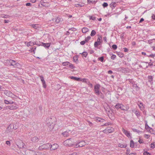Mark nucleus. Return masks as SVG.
Masks as SVG:
<instances>
[{"instance_id":"1","label":"nucleus","mask_w":155,"mask_h":155,"mask_svg":"<svg viewBox=\"0 0 155 155\" xmlns=\"http://www.w3.org/2000/svg\"><path fill=\"white\" fill-rule=\"evenodd\" d=\"M5 63L8 66H13L14 68H18L20 66V64L17 62L13 60H7Z\"/></svg>"},{"instance_id":"2","label":"nucleus","mask_w":155,"mask_h":155,"mask_svg":"<svg viewBox=\"0 0 155 155\" xmlns=\"http://www.w3.org/2000/svg\"><path fill=\"white\" fill-rule=\"evenodd\" d=\"M128 80L130 83V86H132L133 89H135L137 91L139 90V87L137 86V84L135 83L132 79H129Z\"/></svg>"},{"instance_id":"3","label":"nucleus","mask_w":155,"mask_h":155,"mask_svg":"<svg viewBox=\"0 0 155 155\" xmlns=\"http://www.w3.org/2000/svg\"><path fill=\"white\" fill-rule=\"evenodd\" d=\"M86 145V143L84 141H78L76 143H75L74 146V147L77 148L78 147H82Z\"/></svg>"},{"instance_id":"4","label":"nucleus","mask_w":155,"mask_h":155,"mask_svg":"<svg viewBox=\"0 0 155 155\" xmlns=\"http://www.w3.org/2000/svg\"><path fill=\"white\" fill-rule=\"evenodd\" d=\"M50 143H47L43 144L39 147V149L40 150H42L43 149H47L50 147Z\"/></svg>"},{"instance_id":"5","label":"nucleus","mask_w":155,"mask_h":155,"mask_svg":"<svg viewBox=\"0 0 155 155\" xmlns=\"http://www.w3.org/2000/svg\"><path fill=\"white\" fill-rule=\"evenodd\" d=\"M101 86L99 84H96L94 87V90L95 93L97 95H100L101 92L99 91Z\"/></svg>"},{"instance_id":"6","label":"nucleus","mask_w":155,"mask_h":155,"mask_svg":"<svg viewBox=\"0 0 155 155\" xmlns=\"http://www.w3.org/2000/svg\"><path fill=\"white\" fill-rule=\"evenodd\" d=\"M4 94L6 96L12 98H15L16 96L13 94L12 92L10 91L6 90L4 91Z\"/></svg>"},{"instance_id":"7","label":"nucleus","mask_w":155,"mask_h":155,"mask_svg":"<svg viewBox=\"0 0 155 155\" xmlns=\"http://www.w3.org/2000/svg\"><path fill=\"white\" fill-rule=\"evenodd\" d=\"M64 145L65 146H68L71 147L74 146V144H72V142L71 140V139L66 140L64 142Z\"/></svg>"},{"instance_id":"8","label":"nucleus","mask_w":155,"mask_h":155,"mask_svg":"<svg viewBox=\"0 0 155 155\" xmlns=\"http://www.w3.org/2000/svg\"><path fill=\"white\" fill-rule=\"evenodd\" d=\"M114 131V129L113 128L110 127H108L104 130H103V132L107 134L111 133Z\"/></svg>"},{"instance_id":"9","label":"nucleus","mask_w":155,"mask_h":155,"mask_svg":"<svg viewBox=\"0 0 155 155\" xmlns=\"http://www.w3.org/2000/svg\"><path fill=\"white\" fill-rule=\"evenodd\" d=\"M115 107L117 109H120L124 112L125 111V107L121 104H117L115 105Z\"/></svg>"},{"instance_id":"10","label":"nucleus","mask_w":155,"mask_h":155,"mask_svg":"<svg viewBox=\"0 0 155 155\" xmlns=\"http://www.w3.org/2000/svg\"><path fill=\"white\" fill-rule=\"evenodd\" d=\"M50 148L51 150H53L57 149L59 147L57 143H54L51 144L50 143Z\"/></svg>"},{"instance_id":"11","label":"nucleus","mask_w":155,"mask_h":155,"mask_svg":"<svg viewBox=\"0 0 155 155\" xmlns=\"http://www.w3.org/2000/svg\"><path fill=\"white\" fill-rule=\"evenodd\" d=\"M39 139L38 137L36 136H34L32 137L30 139V140L32 143H35L39 140Z\"/></svg>"},{"instance_id":"12","label":"nucleus","mask_w":155,"mask_h":155,"mask_svg":"<svg viewBox=\"0 0 155 155\" xmlns=\"http://www.w3.org/2000/svg\"><path fill=\"white\" fill-rule=\"evenodd\" d=\"M6 109H9L10 110H14L17 109L18 107L17 106L14 105L7 106L5 107Z\"/></svg>"},{"instance_id":"13","label":"nucleus","mask_w":155,"mask_h":155,"mask_svg":"<svg viewBox=\"0 0 155 155\" xmlns=\"http://www.w3.org/2000/svg\"><path fill=\"white\" fill-rule=\"evenodd\" d=\"M47 125L48 127V130L50 131L52 130L54 127V124H53L52 122H50L49 123H48Z\"/></svg>"},{"instance_id":"14","label":"nucleus","mask_w":155,"mask_h":155,"mask_svg":"<svg viewBox=\"0 0 155 155\" xmlns=\"http://www.w3.org/2000/svg\"><path fill=\"white\" fill-rule=\"evenodd\" d=\"M25 44L28 47L32 46L35 44V42H32L30 41L29 42L26 41L25 42Z\"/></svg>"},{"instance_id":"15","label":"nucleus","mask_w":155,"mask_h":155,"mask_svg":"<svg viewBox=\"0 0 155 155\" xmlns=\"http://www.w3.org/2000/svg\"><path fill=\"white\" fill-rule=\"evenodd\" d=\"M51 43H45L42 42V46L44 47L45 48L48 49L50 46Z\"/></svg>"},{"instance_id":"16","label":"nucleus","mask_w":155,"mask_h":155,"mask_svg":"<svg viewBox=\"0 0 155 155\" xmlns=\"http://www.w3.org/2000/svg\"><path fill=\"white\" fill-rule=\"evenodd\" d=\"M80 81H82L83 82L86 83L87 84H90V85L91 86V87L92 86V84L90 83L89 80L87 79L83 78L82 79H81V80H80Z\"/></svg>"},{"instance_id":"17","label":"nucleus","mask_w":155,"mask_h":155,"mask_svg":"<svg viewBox=\"0 0 155 155\" xmlns=\"http://www.w3.org/2000/svg\"><path fill=\"white\" fill-rule=\"evenodd\" d=\"M145 129L148 131H150V130H153V129L150 127L147 124V121H145Z\"/></svg>"},{"instance_id":"18","label":"nucleus","mask_w":155,"mask_h":155,"mask_svg":"<svg viewBox=\"0 0 155 155\" xmlns=\"http://www.w3.org/2000/svg\"><path fill=\"white\" fill-rule=\"evenodd\" d=\"M4 103L5 104H15V105L16 104V103L15 102H14L10 100V101H8V100H4Z\"/></svg>"},{"instance_id":"19","label":"nucleus","mask_w":155,"mask_h":155,"mask_svg":"<svg viewBox=\"0 0 155 155\" xmlns=\"http://www.w3.org/2000/svg\"><path fill=\"white\" fill-rule=\"evenodd\" d=\"M70 78L71 79H73L75 81H80L81 80V78H78L74 76H70Z\"/></svg>"},{"instance_id":"20","label":"nucleus","mask_w":155,"mask_h":155,"mask_svg":"<svg viewBox=\"0 0 155 155\" xmlns=\"http://www.w3.org/2000/svg\"><path fill=\"white\" fill-rule=\"evenodd\" d=\"M148 80V81L149 82L150 84H152L153 83V77L152 76H148L147 77Z\"/></svg>"},{"instance_id":"21","label":"nucleus","mask_w":155,"mask_h":155,"mask_svg":"<svg viewBox=\"0 0 155 155\" xmlns=\"http://www.w3.org/2000/svg\"><path fill=\"white\" fill-rule=\"evenodd\" d=\"M116 3L115 2H112L110 5V7L112 9L116 7Z\"/></svg>"},{"instance_id":"22","label":"nucleus","mask_w":155,"mask_h":155,"mask_svg":"<svg viewBox=\"0 0 155 155\" xmlns=\"http://www.w3.org/2000/svg\"><path fill=\"white\" fill-rule=\"evenodd\" d=\"M137 144V143H134L133 140H131L130 141V147L132 148L134 147Z\"/></svg>"},{"instance_id":"23","label":"nucleus","mask_w":155,"mask_h":155,"mask_svg":"<svg viewBox=\"0 0 155 155\" xmlns=\"http://www.w3.org/2000/svg\"><path fill=\"white\" fill-rule=\"evenodd\" d=\"M88 31H89V29L87 28H86V27L83 28L82 29V32L83 33H86Z\"/></svg>"},{"instance_id":"24","label":"nucleus","mask_w":155,"mask_h":155,"mask_svg":"<svg viewBox=\"0 0 155 155\" xmlns=\"http://www.w3.org/2000/svg\"><path fill=\"white\" fill-rule=\"evenodd\" d=\"M25 144L22 142H21L19 144L17 145L18 147L20 148H24Z\"/></svg>"},{"instance_id":"25","label":"nucleus","mask_w":155,"mask_h":155,"mask_svg":"<svg viewBox=\"0 0 155 155\" xmlns=\"http://www.w3.org/2000/svg\"><path fill=\"white\" fill-rule=\"evenodd\" d=\"M134 113L137 118H138L140 116V112L138 110H136Z\"/></svg>"},{"instance_id":"26","label":"nucleus","mask_w":155,"mask_h":155,"mask_svg":"<svg viewBox=\"0 0 155 155\" xmlns=\"http://www.w3.org/2000/svg\"><path fill=\"white\" fill-rule=\"evenodd\" d=\"M31 26L32 27L35 29H38L39 28V27L38 26V24H32L31 25Z\"/></svg>"},{"instance_id":"27","label":"nucleus","mask_w":155,"mask_h":155,"mask_svg":"<svg viewBox=\"0 0 155 155\" xmlns=\"http://www.w3.org/2000/svg\"><path fill=\"white\" fill-rule=\"evenodd\" d=\"M101 41H96L94 44V46L95 47H97L98 46L100 45L101 44Z\"/></svg>"},{"instance_id":"28","label":"nucleus","mask_w":155,"mask_h":155,"mask_svg":"<svg viewBox=\"0 0 155 155\" xmlns=\"http://www.w3.org/2000/svg\"><path fill=\"white\" fill-rule=\"evenodd\" d=\"M88 17L90 20H91L93 21H95L96 20V18L94 15L89 16Z\"/></svg>"},{"instance_id":"29","label":"nucleus","mask_w":155,"mask_h":155,"mask_svg":"<svg viewBox=\"0 0 155 155\" xmlns=\"http://www.w3.org/2000/svg\"><path fill=\"white\" fill-rule=\"evenodd\" d=\"M62 134L64 137H68L69 135V134L68 133V132L66 131L62 133Z\"/></svg>"},{"instance_id":"30","label":"nucleus","mask_w":155,"mask_h":155,"mask_svg":"<svg viewBox=\"0 0 155 155\" xmlns=\"http://www.w3.org/2000/svg\"><path fill=\"white\" fill-rule=\"evenodd\" d=\"M143 104H142L141 102L139 104H138V106L139 107L141 110H143L144 108V107L143 106Z\"/></svg>"},{"instance_id":"31","label":"nucleus","mask_w":155,"mask_h":155,"mask_svg":"<svg viewBox=\"0 0 155 155\" xmlns=\"http://www.w3.org/2000/svg\"><path fill=\"white\" fill-rule=\"evenodd\" d=\"M29 153L31 155H37L36 152L34 150H30Z\"/></svg>"},{"instance_id":"32","label":"nucleus","mask_w":155,"mask_h":155,"mask_svg":"<svg viewBox=\"0 0 155 155\" xmlns=\"http://www.w3.org/2000/svg\"><path fill=\"white\" fill-rule=\"evenodd\" d=\"M96 34V31L94 30H92L91 34V36H94Z\"/></svg>"},{"instance_id":"33","label":"nucleus","mask_w":155,"mask_h":155,"mask_svg":"<svg viewBox=\"0 0 155 155\" xmlns=\"http://www.w3.org/2000/svg\"><path fill=\"white\" fill-rule=\"evenodd\" d=\"M70 64V62L68 61H65L62 63V64L63 66H67Z\"/></svg>"},{"instance_id":"34","label":"nucleus","mask_w":155,"mask_h":155,"mask_svg":"<svg viewBox=\"0 0 155 155\" xmlns=\"http://www.w3.org/2000/svg\"><path fill=\"white\" fill-rule=\"evenodd\" d=\"M61 18L60 17H57L55 20V22L57 23L60 22L61 21Z\"/></svg>"},{"instance_id":"35","label":"nucleus","mask_w":155,"mask_h":155,"mask_svg":"<svg viewBox=\"0 0 155 155\" xmlns=\"http://www.w3.org/2000/svg\"><path fill=\"white\" fill-rule=\"evenodd\" d=\"M118 146L119 147H121V148H125L126 147V145L125 144H123L121 143H119L118 144Z\"/></svg>"},{"instance_id":"36","label":"nucleus","mask_w":155,"mask_h":155,"mask_svg":"<svg viewBox=\"0 0 155 155\" xmlns=\"http://www.w3.org/2000/svg\"><path fill=\"white\" fill-rule=\"evenodd\" d=\"M133 130L134 131V132H137V133H142V131L139 130H138L137 129H133Z\"/></svg>"},{"instance_id":"37","label":"nucleus","mask_w":155,"mask_h":155,"mask_svg":"<svg viewBox=\"0 0 155 155\" xmlns=\"http://www.w3.org/2000/svg\"><path fill=\"white\" fill-rule=\"evenodd\" d=\"M127 137L130 138L131 139L132 137L131 134H130L129 132L127 131Z\"/></svg>"},{"instance_id":"38","label":"nucleus","mask_w":155,"mask_h":155,"mask_svg":"<svg viewBox=\"0 0 155 155\" xmlns=\"http://www.w3.org/2000/svg\"><path fill=\"white\" fill-rule=\"evenodd\" d=\"M98 60L99 61H100L102 62H104V57L102 56L100 57H99L98 58Z\"/></svg>"},{"instance_id":"39","label":"nucleus","mask_w":155,"mask_h":155,"mask_svg":"<svg viewBox=\"0 0 155 155\" xmlns=\"http://www.w3.org/2000/svg\"><path fill=\"white\" fill-rule=\"evenodd\" d=\"M84 6L83 3L79 4L76 5V6L77 7H81Z\"/></svg>"},{"instance_id":"40","label":"nucleus","mask_w":155,"mask_h":155,"mask_svg":"<svg viewBox=\"0 0 155 155\" xmlns=\"http://www.w3.org/2000/svg\"><path fill=\"white\" fill-rule=\"evenodd\" d=\"M150 147L153 149L155 148V142H153L151 143Z\"/></svg>"},{"instance_id":"41","label":"nucleus","mask_w":155,"mask_h":155,"mask_svg":"<svg viewBox=\"0 0 155 155\" xmlns=\"http://www.w3.org/2000/svg\"><path fill=\"white\" fill-rule=\"evenodd\" d=\"M91 38V37L90 36H88L85 38V41L87 42Z\"/></svg>"},{"instance_id":"42","label":"nucleus","mask_w":155,"mask_h":155,"mask_svg":"<svg viewBox=\"0 0 155 155\" xmlns=\"http://www.w3.org/2000/svg\"><path fill=\"white\" fill-rule=\"evenodd\" d=\"M78 56H75L73 57V61L74 62H76L78 60Z\"/></svg>"},{"instance_id":"43","label":"nucleus","mask_w":155,"mask_h":155,"mask_svg":"<svg viewBox=\"0 0 155 155\" xmlns=\"http://www.w3.org/2000/svg\"><path fill=\"white\" fill-rule=\"evenodd\" d=\"M69 67L70 68L73 69L75 68V67L74 66L73 64H72L70 63L69 64Z\"/></svg>"},{"instance_id":"44","label":"nucleus","mask_w":155,"mask_h":155,"mask_svg":"<svg viewBox=\"0 0 155 155\" xmlns=\"http://www.w3.org/2000/svg\"><path fill=\"white\" fill-rule=\"evenodd\" d=\"M120 70L122 71L123 72H125L126 71V68H120Z\"/></svg>"},{"instance_id":"45","label":"nucleus","mask_w":155,"mask_h":155,"mask_svg":"<svg viewBox=\"0 0 155 155\" xmlns=\"http://www.w3.org/2000/svg\"><path fill=\"white\" fill-rule=\"evenodd\" d=\"M87 124L89 125L90 127L93 125V124L89 121H87Z\"/></svg>"},{"instance_id":"46","label":"nucleus","mask_w":155,"mask_h":155,"mask_svg":"<svg viewBox=\"0 0 155 155\" xmlns=\"http://www.w3.org/2000/svg\"><path fill=\"white\" fill-rule=\"evenodd\" d=\"M87 54V53L86 52H84L81 53V54L82 55L85 57H86Z\"/></svg>"},{"instance_id":"47","label":"nucleus","mask_w":155,"mask_h":155,"mask_svg":"<svg viewBox=\"0 0 155 155\" xmlns=\"http://www.w3.org/2000/svg\"><path fill=\"white\" fill-rule=\"evenodd\" d=\"M39 77L40 78V79H41V81L42 82V83L43 82H44V81H45L44 78V77H43V76H42V75L40 76Z\"/></svg>"},{"instance_id":"48","label":"nucleus","mask_w":155,"mask_h":155,"mask_svg":"<svg viewBox=\"0 0 155 155\" xmlns=\"http://www.w3.org/2000/svg\"><path fill=\"white\" fill-rule=\"evenodd\" d=\"M138 142L140 144L143 143H144V141L143 140L140 139V138L139 139Z\"/></svg>"},{"instance_id":"49","label":"nucleus","mask_w":155,"mask_h":155,"mask_svg":"<svg viewBox=\"0 0 155 155\" xmlns=\"http://www.w3.org/2000/svg\"><path fill=\"white\" fill-rule=\"evenodd\" d=\"M143 155H151V154L147 151H145L143 153Z\"/></svg>"},{"instance_id":"50","label":"nucleus","mask_w":155,"mask_h":155,"mask_svg":"<svg viewBox=\"0 0 155 155\" xmlns=\"http://www.w3.org/2000/svg\"><path fill=\"white\" fill-rule=\"evenodd\" d=\"M147 56L148 57H151L153 58L155 56V54H151L149 55H147Z\"/></svg>"},{"instance_id":"51","label":"nucleus","mask_w":155,"mask_h":155,"mask_svg":"<svg viewBox=\"0 0 155 155\" xmlns=\"http://www.w3.org/2000/svg\"><path fill=\"white\" fill-rule=\"evenodd\" d=\"M112 48L114 50H116L117 48V46L116 45H113L112 46Z\"/></svg>"},{"instance_id":"52","label":"nucleus","mask_w":155,"mask_h":155,"mask_svg":"<svg viewBox=\"0 0 155 155\" xmlns=\"http://www.w3.org/2000/svg\"><path fill=\"white\" fill-rule=\"evenodd\" d=\"M108 6V4L107 3L104 2L103 4V6L104 8L107 7Z\"/></svg>"},{"instance_id":"53","label":"nucleus","mask_w":155,"mask_h":155,"mask_svg":"<svg viewBox=\"0 0 155 155\" xmlns=\"http://www.w3.org/2000/svg\"><path fill=\"white\" fill-rule=\"evenodd\" d=\"M42 84L43 87L44 88H45L46 87V85L45 81L42 82Z\"/></svg>"},{"instance_id":"54","label":"nucleus","mask_w":155,"mask_h":155,"mask_svg":"<svg viewBox=\"0 0 155 155\" xmlns=\"http://www.w3.org/2000/svg\"><path fill=\"white\" fill-rule=\"evenodd\" d=\"M86 42L85 41V40L83 41L80 42V44L82 45H83L85 44Z\"/></svg>"},{"instance_id":"55","label":"nucleus","mask_w":155,"mask_h":155,"mask_svg":"<svg viewBox=\"0 0 155 155\" xmlns=\"http://www.w3.org/2000/svg\"><path fill=\"white\" fill-rule=\"evenodd\" d=\"M116 57V55L114 54H113L111 57V59L113 60H114Z\"/></svg>"},{"instance_id":"56","label":"nucleus","mask_w":155,"mask_h":155,"mask_svg":"<svg viewBox=\"0 0 155 155\" xmlns=\"http://www.w3.org/2000/svg\"><path fill=\"white\" fill-rule=\"evenodd\" d=\"M118 55L120 57L122 58L123 57V54L121 53H120L118 54Z\"/></svg>"},{"instance_id":"57","label":"nucleus","mask_w":155,"mask_h":155,"mask_svg":"<svg viewBox=\"0 0 155 155\" xmlns=\"http://www.w3.org/2000/svg\"><path fill=\"white\" fill-rule=\"evenodd\" d=\"M6 143L8 145H10V142L9 141H6Z\"/></svg>"},{"instance_id":"58","label":"nucleus","mask_w":155,"mask_h":155,"mask_svg":"<svg viewBox=\"0 0 155 155\" xmlns=\"http://www.w3.org/2000/svg\"><path fill=\"white\" fill-rule=\"evenodd\" d=\"M26 5L27 6H31V4L30 3H26Z\"/></svg>"},{"instance_id":"59","label":"nucleus","mask_w":155,"mask_h":155,"mask_svg":"<svg viewBox=\"0 0 155 155\" xmlns=\"http://www.w3.org/2000/svg\"><path fill=\"white\" fill-rule=\"evenodd\" d=\"M100 97H101L102 98H104V96L103 95V94L101 93H101H100Z\"/></svg>"},{"instance_id":"60","label":"nucleus","mask_w":155,"mask_h":155,"mask_svg":"<svg viewBox=\"0 0 155 155\" xmlns=\"http://www.w3.org/2000/svg\"><path fill=\"white\" fill-rule=\"evenodd\" d=\"M110 124V122H108V123L105 124L104 125L105 126H108Z\"/></svg>"},{"instance_id":"61","label":"nucleus","mask_w":155,"mask_h":155,"mask_svg":"<svg viewBox=\"0 0 155 155\" xmlns=\"http://www.w3.org/2000/svg\"><path fill=\"white\" fill-rule=\"evenodd\" d=\"M148 66H152L153 65V63H151V62L148 63Z\"/></svg>"},{"instance_id":"62","label":"nucleus","mask_w":155,"mask_h":155,"mask_svg":"<svg viewBox=\"0 0 155 155\" xmlns=\"http://www.w3.org/2000/svg\"><path fill=\"white\" fill-rule=\"evenodd\" d=\"M113 73V72L112 71L109 70L108 71V73L110 74H111Z\"/></svg>"},{"instance_id":"63","label":"nucleus","mask_w":155,"mask_h":155,"mask_svg":"<svg viewBox=\"0 0 155 155\" xmlns=\"http://www.w3.org/2000/svg\"><path fill=\"white\" fill-rule=\"evenodd\" d=\"M152 18L153 19L155 20V15L154 14L152 15Z\"/></svg>"},{"instance_id":"64","label":"nucleus","mask_w":155,"mask_h":155,"mask_svg":"<svg viewBox=\"0 0 155 155\" xmlns=\"http://www.w3.org/2000/svg\"><path fill=\"white\" fill-rule=\"evenodd\" d=\"M77 155V153L76 152L73 153L71 154H69V155Z\"/></svg>"}]
</instances>
